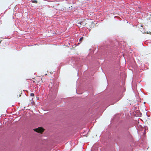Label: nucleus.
<instances>
[{
  "instance_id": "f257e3e1",
  "label": "nucleus",
  "mask_w": 151,
  "mask_h": 151,
  "mask_svg": "<svg viewBox=\"0 0 151 151\" xmlns=\"http://www.w3.org/2000/svg\"><path fill=\"white\" fill-rule=\"evenodd\" d=\"M130 127V125L127 124L116 129L115 133L117 142L125 143L131 138L132 136L129 131Z\"/></svg>"
},
{
  "instance_id": "f03ea898",
  "label": "nucleus",
  "mask_w": 151,
  "mask_h": 151,
  "mask_svg": "<svg viewBox=\"0 0 151 151\" xmlns=\"http://www.w3.org/2000/svg\"><path fill=\"white\" fill-rule=\"evenodd\" d=\"M110 47V46L102 45L101 47V52L99 55L108 61L114 63L117 58V54L113 52L112 50H111V48Z\"/></svg>"
},
{
  "instance_id": "7ed1b4c3",
  "label": "nucleus",
  "mask_w": 151,
  "mask_h": 151,
  "mask_svg": "<svg viewBox=\"0 0 151 151\" xmlns=\"http://www.w3.org/2000/svg\"><path fill=\"white\" fill-rule=\"evenodd\" d=\"M88 61V56H87L86 58H76L75 60L72 59L70 62L72 63V66L76 69L78 73L79 69L83 64H86Z\"/></svg>"
},
{
  "instance_id": "20e7f679",
  "label": "nucleus",
  "mask_w": 151,
  "mask_h": 151,
  "mask_svg": "<svg viewBox=\"0 0 151 151\" xmlns=\"http://www.w3.org/2000/svg\"><path fill=\"white\" fill-rule=\"evenodd\" d=\"M39 130V128L34 129V131L37 132L38 133H40L42 132V131H40Z\"/></svg>"
},
{
  "instance_id": "39448f33",
  "label": "nucleus",
  "mask_w": 151,
  "mask_h": 151,
  "mask_svg": "<svg viewBox=\"0 0 151 151\" xmlns=\"http://www.w3.org/2000/svg\"><path fill=\"white\" fill-rule=\"evenodd\" d=\"M83 37H81L79 39V41L80 42H81V41L83 40ZM80 43H81V42H80Z\"/></svg>"
},
{
  "instance_id": "423d86ee",
  "label": "nucleus",
  "mask_w": 151,
  "mask_h": 151,
  "mask_svg": "<svg viewBox=\"0 0 151 151\" xmlns=\"http://www.w3.org/2000/svg\"><path fill=\"white\" fill-rule=\"evenodd\" d=\"M32 3H37V0H33L32 1Z\"/></svg>"
},
{
  "instance_id": "0eeeda50",
  "label": "nucleus",
  "mask_w": 151,
  "mask_h": 151,
  "mask_svg": "<svg viewBox=\"0 0 151 151\" xmlns=\"http://www.w3.org/2000/svg\"><path fill=\"white\" fill-rule=\"evenodd\" d=\"M87 82L88 83L85 82V83H86V85H87V84L89 85L90 83V81H88Z\"/></svg>"
},
{
  "instance_id": "6e6552de",
  "label": "nucleus",
  "mask_w": 151,
  "mask_h": 151,
  "mask_svg": "<svg viewBox=\"0 0 151 151\" xmlns=\"http://www.w3.org/2000/svg\"><path fill=\"white\" fill-rule=\"evenodd\" d=\"M34 94L33 93H31L30 94V96H34Z\"/></svg>"
},
{
  "instance_id": "1a4fd4ad",
  "label": "nucleus",
  "mask_w": 151,
  "mask_h": 151,
  "mask_svg": "<svg viewBox=\"0 0 151 151\" xmlns=\"http://www.w3.org/2000/svg\"><path fill=\"white\" fill-rule=\"evenodd\" d=\"M82 23H83V22H79L78 23V24H80V25H82Z\"/></svg>"
},
{
  "instance_id": "9d476101",
  "label": "nucleus",
  "mask_w": 151,
  "mask_h": 151,
  "mask_svg": "<svg viewBox=\"0 0 151 151\" xmlns=\"http://www.w3.org/2000/svg\"><path fill=\"white\" fill-rule=\"evenodd\" d=\"M120 99H121V98H119L118 99H117V100H116V101L115 103L118 101H119Z\"/></svg>"
},
{
  "instance_id": "9b49d317",
  "label": "nucleus",
  "mask_w": 151,
  "mask_h": 151,
  "mask_svg": "<svg viewBox=\"0 0 151 151\" xmlns=\"http://www.w3.org/2000/svg\"><path fill=\"white\" fill-rule=\"evenodd\" d=\"M76 93H77L78 94H81V93H77V89H76Z\"/></svg>"
},
{
  "instance_id": "f8f14e48",
  "label": "nucleus",
  "mask_w": 151,
  "mask_h": 151,
  "mask_svg": "<svg viewBox=\"0 0 151 151\" xmlns=\"http://www.w3.org/2000/svg\"><path fill=\"white\" fill-rule=\"evenodd\" d=\"M145 130H146L145 129H144V131L145 132Z\"/></svg>"
},
{
  "instance_id": "ddd939ff",
  "label": "nucleus",
  "mask_w": 151,
  "mask_h": 151,
  "mask_svg": "<svg viewBox=\"0 0 151 151\" xmlns=\"http://www.w3.org/2000/svg\"><path fill=\"white\" fill-rule=\"evenodd\" d=\"M50 73H51V74L52 73V72H50Z\"/></svg>"
},
{
  "instance_id": "4468645a",
  "label": "nucleus",
  "mask_w": 151,
  "mask_h": 151,
  "mask_svg": "<svg viewBox=\"0 0 151 151\" xmlns=\"http://www.w3.org/2000/svg\"><path fill=\"white\" fill-rule=\"evenodd\" d=\"M5 39V38H4V37H3V39Z\"/></svg>"
},
{
  "instance_id": "2eb2a0df",
  "label": "nucleus",
  "mask_w": 151,
  "mask_h": 151,
  "mask_svg": "<svg viewBox=\"0 0 151 151\" xmlns=\"http://www.w3.org/2000/svg\"><path fill=\"white\" fill-rule=\"evenodd\" d=\"M1 41H0V43H1Z\"/></svg>"
},
{
  "instance_id": "dca6fc26",
  "label": "nucleus",
  "mask_w": 151,
  "mask_h": 151,
  "mask_svg": "<svg viewBox=\"0 0 151 151\" xmlns=\"http://www.w3.org/2000/svg\"><path fill=\"white\" fill-rule=\"evenodd\" d=\"M33 98H32V100Z\"/></svg>"
},
{
  "instance_id": "f3484780",
  "label": "nucleus",
  "mask_w": 151,
  "mask_h": 151,
  "mask_svg": "<svg viewBox=\"0 0 151 151\" xmlns=\"http://www.w3.org/2000/svg\"><path fill=\"white\" fill-rule=\"evenodd\" d=\"M144 104H145V102H144Z\"/></svg>"
},
{
  "instance_id": "a211bd4d",
  "label": "nucleus",
  "mask_w": 151,
  "mask_h": 151,
  "mask_svg": "<svg viewBox=\"0 0 151 151\" xmlns=\"http://www.w3.org/2000/svg\"><path fill=\"white\" fill-rule=\"evenodd\" d=\"M147 116H148V115H147Z\"/></svg>"
}]
</instances>
